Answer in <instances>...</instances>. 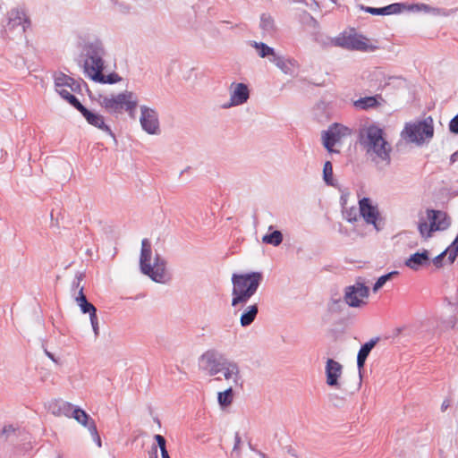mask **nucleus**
Segmentation results:
<instances>
[{"mask_svg":"<svg viewBox=\"0 0 458 458\" xmlns=\"http://www.w3.org/2000/svg\"><path fill=\"white\" fill-rule=\"evenodd\" d=\"M99 104L111 114H121L125 110L133 116L138 100L133 92L126 90L117 95L100 96Z\"/></svg>","mask_w":458,"mask_h":458,"instance_id":"39448f33","label":"nucleus"},{"mask_svg":"<svg viewBox=\"0 0 458 458\" xmlns=\"http://www.w3.org/2000/svg\"><path fill=\"white\" fill-rule=\"evenodd\" d=\"M151 243L148 239L141 241L140 267L142 274L149 276L154 282L165 284L169 279L166 272V261L159 254H156L154 263L151 264Z\"/></svg>","mask_w":458,"mask_h":458,"instance_id":"7ed1b4c3","label":"nucleus"},{"mask_svg":"<svg viewBox=\"0 0 458 458\" xmlns=\"http://www.w3.org/2000/svg\"><path fill=\"white\" fill-rule=\"evenodd\" d=\"M225 359L226 357L215 351H208L201 355V360L206 362L210 376H216L221 372L222 363Z\"/></svg>","mask_w":458,"mask_h":458,"instance_id":"dca6fc26","label":"nucleus"},{"mask_svg":"<svg viewBox=\"0 0 458 458\" xmlns=\"http://www.w3.org/2000/svg\"><path fill=\"white\" fill-rule=\"evenodd\" d=\"M250 45L251 47L258 50V55L261 58L268 57L270 59L274 58V56L277 55L273 47L267 46L263 42L252 41Z\"/></svg>","mask_w":458,"mask_h":458,"instance_id":"473e14b6","label":"nucleus"},{"mask_svg":"<svg viewBox=\"0 0 458 458\" xmlns=\"http://www.w3.org/2000/svg\"><path fill=\"white\" fill-rule=\"evenodd\" d=\"M240 444H241V437H240L239 433H236L234 436L233 450H236L239 447Z\"/></svg>","mask_w":458,"mask_h":458,"instance_id":"3c124183","label":"nucleus"},{"mask_svg":"<svg viewBox=\"0 0 458 458\" xmlns=\"http://www.w3.org/2000/svg\"><path fill=\"white\" fill-rule=\"evenodd\" d=\"M161 456L162 458H170L167 449L161 451Z\"/></svg>","mask_w":458,"mask_h":458,"instance_id":"13d9d810","label":"nucleus"},{"mask_svg":"<svg viewBox=\"0 0 458 458\" xmlns=\"http://www.w3.org/2000/svg\"><path fill=\"white\" fill-rule=\"evenodd\" d=\"M378 341V337L372 338L369 342L361 345L357 354V366L360 371L364 367L368 356L369 355L371 350L375 347Z\"/></svg>","mask_w":458,"mask_h":458,"instance_id":"a878e982","label":"nucleus"},{"mask_svg":"<svg viewBox=\"0 0 458 458\" xmlns=\"http://www.w3.org/2000/svg\"><path fill=\"white\" fill-rule=\"evenodd\" d=\"M359 142L366 154L373 161H384L389 164L391 161V146L383 137V130L376 125H370L360 130Z\"/></svg>","mask_w":458,"mask_h":458,"instance_id":"f257e3e1","label":"nucleus"},{"mask_svg":"<svg viewBox=\"0 0 458 458\" xmlns=\"http://www.w3.org/2000/svg\"><path fill=\"white\" fill-rule=\"evenodd\" d=\"M233 400V390L232 387L217 394V402L222 408H226L232 404Z\"/></svg>","mask_w":458,"mask_h":458,"instance_id":"f704fd0d","label":"nucleus"},{"mask_svg":"<svg viewBox=\"0 0 458 458\" xmlns=\"http://www.w3.org/2000/svg\"><path fill=\"white\" fill-rule=\"evenodd\" d=\"M269 61L285 74H293L297 67V62L294 59L285 58L279 55L270 58Z\"/></svg>","mask_w":458,"mask_h":458,"instance_id":"393cba45","label":"nucleus"},{"mask_svg":"<svg viewBox=\"0 0 458 458\" xmlns=\"http://www.w3.org/2000/svg\"><path fill=\"white\" fill-rule=\"evenodd\" d=\"M430 263L431 259L428 250H422L411 254L404 262L405 266L413 271L428 267Z\"/></svg>","mask_w":458,"mask_h":458,"instance_id":"f3484780","label":"nucleus"},{"mask_svg":"<svg viewBox=\"0 0 458 458\" xmlns=\"http://www.w3.org/2000/svg\"><path fill=\"white\" fill-rule=\"evenodd\" d=\"M403 140L408 142L422 145L426 140H429L434 136V125L431 116H428L422 121L415 123H407L401 133Z\"/></svg>","mask_w":458,"mask_h":458,"instance_id":"423d86ee","label":"nucleus"},{"mask_svg":"<svg viewBox=\"0 0 458 458\" xmlns=\"http://www.w3.org/2000/svg\"><path fill=\"white\" fill-rule=\"evenodd\" d=\"M106 55L105 45L98 38H89L83 43L81 57L83 60V72L87 77L93 74L97 76L98 72L104 71Z\"/></svg>","mask_w":458,"mask_h":458,"instance_id":"20e7f679","label":"nucleus"},{"mask_svg":"<svg viewBox=\"0 0 458 458\" xmlns=\"http://www.w3.org/2000/svg\"><path fill=\"white\" fill-rule=\"evenodd\" d=\"M404 3H394L381 8L361 5L360 9L372 15L399 14L403 12Z\"/></svg>","mask_w":458,"mask_h":458,"instance_id":"aec40b11","label":"nucleus"},{"mask_svg":"<svg viewBox=\"0 0 458 458\" xmlns=\"http://www.w3.org/2000/svg\"><path fill=\"white\" fill-rule=\"evenodd\" d=\"M81 114L86 119L88 123L101 130L102 131L106 132V134L114 139V134L113 133L111 128L107 124H106L105 118L103 115L97 113H93L89 111L88 108L84 109Z\"/></svg>","mask_w":458,"mask_h":458,"instance_id":"6ab92c4d","label":"nucleus"},{"mask_svg":"<svg viewBox=\"0 0 458 458\" xmlns=\"http://www.w3.org/2000/svg\"><path fill=\"white\" fill-rule=\"evenodd\" d=\"M77 406L72 404L71 403L57 400L53 402L49 409L51 412L55 416H65L67 418H72L73 414V410L76 409Z\"/></svg>","mask_w":458,"mask_h":458,"instance_id":"b1692460","label":"nucleus"},{"mask_svg":"<svg viewBox=\"0 0 458 458\" xmlns=\"http://www.w3.org/2000/svg\"><path fill=\"white\" fill-rule=\"evenodd\" d=\"M298 21L305 30H310L311 34L314 37L315 41L323 46V43L327 41V38H323L319 33V23L318 21L307 11H301L298 16Z\"/></svg>","mask_w":458,"mask_h":458,"instance_id":"ddd939ff","label":"nucleus"},{"mask_svg":"<svg viewBox=\"0 0 458 458\" xmlns=\"http://www.w3.org/2000/svg\"><path fill=\"white\" fill-rule=\"evenodd\" d=\"M290 1L293 3H299V4H305V5H309V3L307 2V0H290Z\"/></svg>","mask_w":458,"mask_h":458,"instance_id":"4d7b16f0","label":"nucleus"},{"mask_svg":"<svg viewBox=\"0 0 458 458\" xmlns=\"http://www.w3.org/2000/svg\"><path fill=\"white\" fill-rule=\"evenodd\" d=\"M259 312L258 304L248 306L240 318L241 326L246 327L253 323Z\"/></svg>","mask_w":458,"mask_h":458,"instance_id":"c85d7f7f","label":"nucleus"},{"mask_svg":"<svg viewBox=\"0 0 458 458\" xmlns=\"http://www.w3.org/2000/svg\"><path fill=\"white\" fill-rule=\"evenodd\" d=\"M55 89L68 87L73 92H80L81 90V82L64 72H59L55 75Z\"/></svg>","mask_w":458,"mask_h":458,"instance_id":"5701e85b","label":"nucleus"},{"mask_svg":"<svg viewBox=\"0 0 458 458\" xmlns=\"http://www.w3.org/2000/svg\"><path fill=\"white\" fill-rule=\"evenodd\" d=\"M359 206L360 214L366 223L373 225L376 229H378L377 220L379 216V212L377 206L372 205L370 199L366 197L360 199Z\"/></svg>","mask_w":458,"mask_h":458,"instance_id":"2eb2a0df","label":"nucleus"},{"mask_svg":"<svg viewBox=\"0 0 458 458\" xmlns=\"http://www.w3.org/2000/svg\"><path fill=\"white\" fill-rule=\"evenodd\" d=\"M289 454H291L292 455H295L292 451H289Z\"/></svg>","mask_w":458,"mask_h":458,"instance_id":"680f3d73","label":"nucleus"},{"mask_svg":"<svg viewBox=\"0 0 458 458\" xmlns=\"http://www.w3.org/2000/svg\"><path fill=\"white\" fill-rule=\"evenodd\" d=\"M19 428L12 424L4 425L0 432V441H13L18 437Z\"/></svg>","mask_w":458,"mask_h":458,"instance_id":"72a5a7b5","label":"nucleus"},{"mask_svg":"<svg viewBox=\"0 0 458 458\" xmlns=\"http://www.w3.org/2000/svg\"><path fill=\"white\" fill-rule=\"evenodd\" d=\"M289 454H291L292 455H295L292 451H289Z\"/></svg>","mask_w":458,"mask_h":458,"instance_id":"052dcab7","label":"nucleus"},{"mask_svg":"<svg viewBox=\"0 0 458 458\" xmlns=\"http://www.w3.org/2000/svg\"><path fill=\"white\" fill-rule=\"evenodd\" d=\"M427 218H435L437 224H438V228L441 231L446 230L451 225V218L447 216V214L441 210L435 209H427Z\"/></svg>","mask_w":458,"mask_h":458,"instance_id":"bb28decb","label":"nucleus"},{"mask_svg":"<svg viewBox=\"0 0 458 458\" xmlns=\"http://www.w3.org/2000/svg\"><path fill=\"white\" fill-rule=\"evenodd\" d=\"M45 353L55 363H58V360L55 359V357L54 356V354L52 352H48L47 350H45Z\"/></svg>","mask_w":458,"mask_h":458,"instance_id":"5fc2aeb1","label":"nucleus"},{"mask_svg":"<svg viewBox=\"0 0 458 458\" xmlns=\"http://www.w3.org/2000/svg\"><path fill=\"white\" fill-rule=\"evenodd\" d=\"M89 79L101 84H114L122 81V78L117 73L112 72L108 75H105L103 71L98 72L97 76L93 74Z\"/></svg>","mask_w":458,"mask_h":458,"instance_id":"c756f323","label":"nucleus"},{"mask_svg":"<svg viewBox=\"0 0 458 458\" xmlns=\"http://www.w3.org/2000/svg\"><path fill=\"white\" fill-rule=\"evenodd\" d=\"M335 304H339L341 302V300L338 299V300H334L333 301Z\"/></svg>","mask_w":458,"mask_h":458,"instance_id":"bf43d9fd","label":"nucleus"},{"mask_svg":"<svg viewBox=\"0 0 458 458\" xmlns=\"http://www.w3.org/2000/svg\"><path fill=\"white\" fill-rule=\"evenodd\" d=\"M379 100H383L380 95L360 98L353 102V106L357 109L368 110L378 106L380 105Z\"/></svg>","mask_w":458,"mask_h":458,"instance_id":"cd10ccee","label":"nucleus"},{"mask_svg":"<svg viewBox=\"0 0 458 458\" xmlns=\"http://www.w3.org/2000/svg\"><path fill=\"white\" fill-rule=\"evenodd\" d=\"M352 134V130L344 125L334 123L327 131L322 132V141L328 152L339 153L334 149V146L340 143L342 140Z\"/></svg>","mask_w":458,"mask_h":458,"instance_id":"6e6552de","label":"nucleus"},{"mask_svg":"<svg viewBox=\"0 0 458 458\" xmlns=\"http://www.w3.org/2000/svg\"><path fill=\"white\" fill-rule=\"evenodd\" d=\"M221 372L226 380L233 379L234 384H238L241 380L240 367L237 362L228 358L222 363Z\"/></svg>","mask_w":458,"mask_h":458,"instance_id":"4be33fe9","label":"nucleus"},{"mask_svg":"<svg viewBox=\"0 0 458 458\" xmlns=\"http://www.w3.org/2000/svg\"><path fill=\"white\" fill-rule=\"evenodd\" d=\"M56 91L65 100L67 99L69 95H71V93L67 89H65L64 88L58 89H56Z\"/></svg>","mask_w":458,"mask_h":458,"instance_id":"8fccbe9b","label":"nucleus"},{"mask_svg":"<svg viewBox=\"0 0 458 458\" xmlns=\"http://www.w3.org/2000/svg\"><path fill=\"white\" fill-rule=\"evenodd\" d=\"M155 440L157 441V444L158 447L160 448V451L166 450V441L165 438L161 435H156Z\"/></svg>","mask_w":458,"mask_h":458,"instance_id":"49530a36","label":"nucleus"},{"mask_svg":"<svg viewBox=\"0 0 458 458\" xmlns=\"http://www.w3.org/2000/svg\"><path fill=\"white\" fill-rule=\"evenodd\" d=\"M332 3H336V0H330Z\"/></svg>","mask_w":458,"mask_h":458,"instance_id":"e2e57ef3","label":"nucleus"},{"mask_svg":"<svg viewBox=\"0 0 458 458\" xmlns=\"http://www.w3.org/2000/svg\"><path fill=\"white\" fill-rule=\"evenodd\" d=\"M75 301H76L77 304L79 305V307L81 308V310L82 313L91 314V313L97 312L96 307L92 303L88 301V300L83 293V287L80 288L78 296L76 297Z\"/></svg>","mask_w":458,"mask_h":458,"instance_id":"7c9ffc66","label":"nucleus"},{"mask_svg":"<svg viewBox=\"0 0 458 458\" xmlns=\"http://www.w3.org/2000/svg\"><path fill=\"white\" fill-rule=\"evenodd\" d=\"M78 423L81 426L87 428L89 430V426L92 424H96L94 420L82 409L76 407L73 410V414L72 416Z\"/></svg>","mask_w":458,"mask_h":458,"instance_id":"2f4dec72","label":"nucleus"},{"mask_svg":"<svg viewBox=\"0 0 458 458\" xmlns=\"http://www.w3.org/2000/svg\"><path fill=\"white\" fill-rule=\"evenodd\" d=\"M449 406H450V400H448V399L444 400L441 404V411H445L449 408Z\"/></svg>","mask_w":458,"mask_h":458,"instance_id":"603ef678","label":"nucleus"},{"mask_svg":"<svg viewBox=\"0 0 458 458\" xmlns=\"http://www.w3.org/2000/svg\"><path fill=\"white\" fill-rule=\"evenodd\" d=\"M250 98V90L244 83L233 82L230 86V102L223 106L224 108L243 105Z\"/></svg>","mask_w":458,"mask_h":458,"instance_id":"f8f14e48","label":"nucleus"},{"mask_svg":"<svg viewBox=\"0 0 458 458\" xmlns=\"http://www.w3.org/2000/svg\"><path fill=\"white\" fill-rule=\"evenodd\" d=\"M262 458H267V456L263 454H262Z\"/></svg>","mask_w":458,"mask_h":458,"instance_id":"0e129e2a","label":"nucleus"},{"mask_svg":"<svg viewBox=\"0 0 458 458\" xmlns=\"http://www.w3.org/2000/svg\"><path fill=\"white\" fill-rule=\"evenodd\" d=\"M449 131L454 134H458V114L451 119L449 123Z\"/></svg>","mask_w":458,"mask_h":458,"instance_id":"a18cd8bd","label":"nucleus"},{"mask_svg":"<svg viewBox=\"0 0 458 458\" xmlns=\"http://www.w3.org/2000/svg\"><path fill=\"white\" fill-rule=\"evenodd\" d=\"M369 287L361 282H356L354 284L345 287L344 301L350 307H360L365 304L363 299L369 296Z\"/></svg>","mask_w":458,"mask_h":458,"instance_id":"1a4fd4ad","label":"nucleus"},{"mask_svg":"<svg viewBox=\"0 0 458 458\" xmlns=\"http://www.w3.org/2000/svg\"><path fill=\"white\" fill-rule=\"evenodd\" d=\"M262 281L261 272L233 274L232 276V306L238 310L242 309L257 293Z\"/></svg>","mask_w":458,"mask_h":458,"instance_id":"f03ea898","label":"nucleus"},{"mask_svg":"<svg viewBox=\"0 0 458 458\" xmlns=\"http://www.w3.org/2000/svg\"><path fill=\"white\" fill-rule=\"evenodd\" d=\"M140 112L141 115L140 122L142 129L148 134H158L160 132V128L157 111L146 106H141Z\"/></svg>","mask_w":458,"mask_h":458,"instance_id":"9b49d317","label":"nucleus"},{"mask_svg":"<svg viewBox=\"0 0 458 458\" xmlns=\"http://www.w3.org/2000/svg\"><path fill=\"white\" fill-rule=\"evenodd\" d=\"M310 7L312 11H319L320 10V4L316 0H311V3L307 5Z\"/></svg>","mask_w":458,"mask_h":458,"instance_id":"09e8293b","label":"nucleus"},{"mask_svg":"<svg viewBox=\"0 0 458 458\" xmlns=\"http://www.w3.org/2000/svg\"><path fill=\"white\" fill-rule=\"evenodd\" d=\"M323 46H335L348 50L363 52L374 51L377 48V47L369 44V39L366 37L357 33H342L335 38L327 37V41L323 43Z\"/></svg>","mask_w":458,"mask_h":458,"instance_id":"0eeeda50","label":"nucleus"},{"mask_svg":"<svg viewBox=\"0 0 458 458\" xmlns=\"http://www.w3.org/2000/svg\"><path fill=\"white\" fill-rule=\"evenodd\" d=\"M417 227L420 237L426 241L431 238L435 232L441 231L435 218L432 219L424 216L419 218Z\"/></svg>","mask_w":458,"mask_h":458,"instance_id":"412c9836","label":"nucleus"},{"mask_svg":"<svg viewBox=\"0 0 458 458\" xmlns=\"http://www.w3.org/2000/svg\"><path fill=\"white\" fill-rule=\"evenodd\" d=\"M343 372V366L333 359H328L326 364L327 384L329 386L339 387L338 379Z\"/></svg>","mask_w":458,"mask_h":458,"instance_id":"a211bd4d","label":"nucleus"},{"mask_svg":"<svg viewBox=\"0 0 458 458\" xmlns=\"http://www.w3.org/2000/svg\"><path fill=\"white\" fill-rule=\"evenodd\" d=\"M83 277H84V274L78 273L76 275V276H75L74 281L72 282V287L79 288L80 287V283L83 279Z\"/></svg>","mask_w":458,"mask_h":458,"instance_id":"de8ad7c7","label":"nucleus"},{"mask_svg":"<svg viewBox=\"0 0 458 458\" xmlns=\"http://www.w3.org/2000/svg\"><path fill=\"white\" fill-rule=\"evenodd\" d=\"M149 458H158L157 455V447L156 445L152 446V451L149 454Z\"/></svg>","mask_w":458,"mask_h":458,"instance_id":"864d4df0","label":"nucleus"},{"mask_svg":"<svg viewBox=\"0 0 458 458\" xmlns=\"http://www.w3.org/2000/svg\"><path fill=\"white\" fill-rule=\"evenodd\" d=\"M283 239V233L278 230H275L270 233L265 234L262 237V242L266 244H270L276 247L282 243Z\"/></svg>","mask_w":458,"mask_h":458,"instance_id":"c9c22d12","label":"nucleus"},{"mask_svg":"<svg viewBox=\"0 0 458 458\" xmlns=\"http://www.w3.org/2000/svg\"><path fill=\"white\" fill-rule=\"evenodd\" d=\"M447 250H445L443 252H441L439 255H437V257H435L431 262L433 263V265L437 267V268H440L443 267V259L446 256L447 254Z\"/></svg>","mask_w":458,"mask_h":458,"instance_id":"c03bdc74","label":"nucleus"},{"mask_svg":"<svg viewBox=\"0 0 458 458\" xmlns=\"http://www.w3.org/2000/svg\"><path fill=\"white\" fill-rule=\"evenodd\" d=\"M398 272L396 271H392L390 273H387L384 276H381L377 280V282L374 284L373 285V292H377L380 288H382L385 284L390 280L394 276L397 275Z\"/></svg>","mask_w":458,"mask_h":458,"instance_id":"58836bf2","label":"nucleus"},{"mask_svg":"<svg viewBox=\"0 0 458 458\" xmlns=\"http://www.w3.org/2000/svg\"><path fill=\"white\" fill-rule=\"evenodd\" d=\"M323 180L327 186L336 185V181L334 179L333 165L330 161H326L324 164Z\"/></svg>","mask_w":458,"mask_h":458,"instance_id":"4c0bfd02","label":"nucleus"},{"mask_svg":"<svg viewBox=\"0 0 458 458\" xmlns=\"http://www.w3.org/2000/svg\"><path fill=\"white\" fill-rule=\"evenodd\" d=\"M89 433L92 437L93 441L98 445V447L101 446V438L98 432L96 424H92L89 426Z\"/></svg>","mask_w":458,"mask_h":458,"instance_id":"79ce46f5","label":"nucleus"},{"mask_svg":"<svg viewBox=\"0 0 458 458\" xmlns=\"http://www.w3.org/2000/svg\"><path fill=\"white\" fill-rule=\"evenodd\" d=\"M67 102L77 109L81 114L86 109V107L79 101V99L72 94L67 98Z\"/></svg>","mask_w":458,"mask_h":458,"instance_id":"ea45409f","label":"nucleus"},{"mask_svg":"<svg viewBox=\"0 0 458 458\" xmlns=\"http://www.w3.org/2000/svg\"><path fill=\"white\" fill-rule=\"evenodd\" d=\"M30 24L29 20L22 10L13 9L8 13V21L4 26V34L8 38H12L10 33L16 31L17 35L22 36Z\"/></svg>","mask_w":458,"mask_h":458,"instance_id":"9d476101","label":"nucleus"},{"mask_svg":"<svg viewBox=\"0 0 458 458\" xmlns=\"http://www.w3.org/2000/svg\"><path fill=\"white\" fill-rule=\"evenodd\" d=\"M260 28L267 34H271L275 31V21L272 16L268 13H262L260 16Z\"/></svg>","mask_w":458,"mask_h":458,"instance_id":"e433bc0d","label":"nucleus"},{"mask_svg":"<svg viewBox=\"0 0 458 458\" xmlns=\"http://www.w3.org/2000/svg\"><path fill=\"white\" fill-rule=\"evenodd\" d=\"M458 10V7L454 9H445V8H438V7H432L426 4H406L404 3L403 12H413V13H419V12H424L428 13H431L435 16H450L456 13Z\"/></svg>","mask_w":458,"mask_h":458,"instance_id":"4468645a","label":"nucleus"},{"mask_svg":"<svg viewBox=\"0 0 458 458\" xmlns=\"http://www.w3.org/2000/svg\"><path fill=\"white\" fill-rule=\"evenodd\" d=\"M458 161V150L453 153L450 157V163L454 164Z\"/></svg>","mask_w":458,"mask_h":458,"instance_id":"6e6d98bb","label":"nucleus"},{"mask_svg":"<svg viewBox=\"0 0 458 458\" xmlns=\"http://www.w3.org/2000/svg\"><path fill=\"white\" fill-rule=\"evenodd\" d=\"M456 12H458V10Z\"/></svg>","mask_w":458,"mask_h":458,"instance_id":"69168bd1","label":"nucleus"},{"mask_svg":"<svg viewBox=\"0 0 458 458\" xmlns=\"http://www.w3.org/2000/svg\"><path fill=\"white\" fill-rule=\"evenodd\" d=\"M90 324L94 332L95 336H98L99 335V325L98 318L97 316V312L89 314Z\"/></svg>","mask_w":458,"mask_h":458,"instance_id":"a19ab883","label":"nucleus"},{"mask_svg":"<svg viewBox=\"0 0 458 458\" xmlns=\"http://www.w3.org/2000/svg\"><path fill=\"white\" fill-rule=\"evenodd\" d=\"M345 219L350 223H354L358 220V213L355 208H352L344 212Z\"/></svg>","mask_w":458,"mask_h":458,"instance_id":"37998d69","label":"nucleus"}]
</instances>
